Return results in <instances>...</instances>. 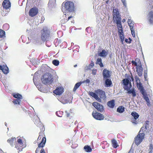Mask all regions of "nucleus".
I'll use <instances>...</instances> for the list:
<instances>
[{
    "label": "nucleus",
    "mask_w": 153,
    "mask_h": 153,
    "mask_svg": "<svg viewBox=\"0 0 153 153\" xmlns=\"http://www.w3.org/2000/svg\"><path fill=\"white\" fill-rule=\"evenodd\" d=\"M126 21V20L125 19H123L122 20V22H124Z\"/></svg>",
    "instance_id": "obj_63"
},
{
    "label": "nucleus",
    "mask_w": 153,
    "mask_h": 153,
    "mask_svg": "<svg viewBox=\"0 0 153 153\" xmlns=\"http://www.w3.org/2000/svg\"><path fill=\"white\" fill-rule=\"evenodd\" d=\"M131 79L132 81H133L134 80V79L133 78L132 75H131Z\"/></svg>",
    "instance_id": "obj_60"
},
{
    "label": "nucleus",
    "mask_w": 153,
    "mask_h": 153,
    "mask_svg": "<svg viewBox=\"0 0 153 153\" xmlns=\"http://www.w3.org/2000/svg\"><path fill=\"white\" fill-rule=\"evenodd\" d=\"M64 9L68 11H72L74 10V4L73 2L67 1L64 4Z\"/></svg>",
    "instance_id": "obj_3"
},
{
    "label": "nucleus",
    "mask_w": 153,
    "mask_h": 153,
    "mask_svg": "<svg viewBox=\"0 0 153 153\" xmlns=\"http://www.w3.org/2000/svg\"><path fill=\"white\" fill-rule=\"evenodd\" d=\"M136 71L138 76H141L142 75L143 68L141 66H137L136 67Z\"/></svg>",
    "instance_id": "obj_17"
},
{
    "label": "nucleus",
    "mask_w": 153,
    "mask_h": 153,
    "mask_svg": "<svg viewBox=\"0 0 153 153\" xmlns=\"http://www.w3.org/2000/svg\"><path fill=\"white\" fill-rule=\"evenodd\" d=\"M107 105L109 107L113 108L115 105L114 100H111L108 101V102Z\"/></svg>",
    "instance_id": "obj_22"
},
{
    "label": "nucleus",
    "mask_w": 153,
    "mask_h": 153,
    "mask_svg": "<svg viewBox=\"0 0 153 153\" xmlns=\"http://www.w3.org/2000/svg\"><path fill=\"white\" fill-rule=\"evenodd\" d=\"M134 22L131 19H128V24L129 23H131Z\"/></svg>",
    "instance_id": "obj_52"
},
{
    "label": "nucleus",
    "mask_w": 153,
    "mask_h": 153,
    "mask_svg": "<svg viewBox=\"0 0 153 153\" xmlns=\"http://www.w3.org/2000/svg\"><path fill=\"white\" fill-rule=\"evenodd\" d=\"M2 5L4 8L7 9L10 7L11 3L8 0H5L2 3Z\"/></svg>",
    "instance_id": "obj_10"
},
{
    "label": "nucleus",
    "mask_w": 153,
    "mask_h": 153,
    "mask_svg": "<svg viewBox=\"0 0 153 153\" xmlns=\"http://www.w3.org/2000/svg\"><path fill=\"white\" fill-rule=\"evenodd\" d=\"M46 141V139L44 137H43L41 142L38 145V146L40 147L43 148L45 145Z\"/></svg>",
    "instance_id": "obj_23"
},
{
    "label": "nucleus",
    "mask_w": 153,
    "mask_h": 153,
    "mask_svg": "<svg viewBox=\"0 0 153 153\" xmlns=\"http://www.w3.org/2000/svg\"><path fill=\"white\" fill-rule=\"evenodd\" d=\"M97 97H95L94 98L96 99L98 101L101 102V99L98 97L97 95L96 96Z\"/></svg>",
    "instance_id": "obj_49"
},
{
    "label": "nucleus",
    "mask_w": 153,
    "mask_h": 153,
    "mask_svg": "<svg viewBox=\"0 0 153 153\" xmlns=\"http://www.w3.org/2000/svg\"><path fill=\"white\" fill-rule=\"evenodd\" d=\"M140 91L142 95H143V96L146 95L145 91V90L143 89V88L140 90Z\"/></svg>",
    "instance_id": "obj_44"
},
{
    "label": "nucleus",
    "mask_w": 153,
    "mask_h": 153,
    "mask_svg": "<svg viewBox=\"0 0 153 153\" xmlns=\"http://www.w3.org/2000/svg\"><path fill=\"white\" fill-rule=\"evenodd\" d=\"M119 35L120 37L121 41L123 42L124 40V33L123 28L118 29Z\"/></svg>",
    "instance_id": "obj_15"
},
{
    "label": "nucleus",
    "mask_w": 153,
    "mask_h": 153,
    "mask_svg": "<svg viewBox=\"0 0 153 153\" xmlns=\"http://www.w3.org/2000/svg\"><path fill=\"white\" fill-rule=\"evenodd\" d=\"M148 19L149 23L150 24H153V12H150L148 16Z\"/></svg>",
    "instance_id": "obj_12"
},
{
    "label": "nucleus",
    "mask_w": 153,
    "mask_h": 153,
    "mask_svg": "<svg viewBox=\"0 0 153 153\" xmlns=\"http://www.w3.org/2000/svg\"><path fill=\"white\" fill-rule=\"evenodd\" d=\"M148 122H146V125L145 126V128L146 129H147L148 126V123H147Z\"/></svg>",
    "instance_id": "obj_55"
},
{
    "label": "nucleus",
    "mask_w": 153,
    "mask_h": 153,
    "mask_svg": "<svg viewBox=\"0 0 153 153\" xmlns=\"http://www.w3.org/2000/svg\"><path fill=\"white\" fill-rule=\"evenodd\" d=\"M96 63L97 64H99L101 67H103V65L102 62V59L100 58H98L97 59Z\"/></svg>",
    "instance_id": "obj_25"
},
{
    "label": "nucleus",
    "mask_w": 153,
    "mask_h": 153,
    "mask_svg": "<svg viewBox=\"0 0 153 153\" xmlns=\"http://www.w3.org/2000/svg\"><path fill=\"white\" fill-rule=\"evenodd\" d=\"M63 88L62 87H58L53 91V93L57 95H60L63 92Z\"/></svg>",
    "instance_id": "obj_13"
},
{
    "label": "nucleus",
    "mask_w": 153,
    "mask_h": 153,
    "mask_svg": "<svg viewBox=\"0 0 153 153\" xmlns=\"http://www.w3.org/2000/svg\"><path fill=\"white\" fill-rule=\"evenodd\" d=\"M105 84L106 87H108L111 84V81L108 79H107L105 81Z\"/></svg>",
    "instance_id": "obj_34"
},
{
    "label": "nucleus",
    "mask_w": 153,
    "mask_h": 153,
    "mask_svg": "<svg viewBox=\"0 0 153 153\" xmlns=\"http://www.w3.org/2000/svg\"><path fill=\"white\" fill-rule=\"evenodd\" d=\"M131 114L132 116L133 117L134 119H135V120H136L139 117V114L135 112H132Z\"/></svg>",
    "instance_id": "obj_29"
},
{
    "label": "nucleus",
    "mask_w": 153,
    "mask_h": 153,
    "mask_svg": "<svg viewBox=\"0 0 153 153\" xmlns=\"http://www.w3.org/2000/svg\"><path fill=\"white\" fill-rule=\"evenodd\" d=\"M132 86L131 84L130 83L129 85L128 88H125V90L127 91V93L129 94H131L133 97L136 96V94L134 88L131 89Z\"/></svg>",
    "instance_id": "obj_6"
},
{
    "label": "nucleus",
    "mask_w": 153,
    "mask_h": 153,
    "mask_svg": "<svg viewBox=\"0 0 153 153\" xmlns=\"http://www.w3.org/2000/svg\"><path fill=\"white\" fill-rule=\"evenodd\" d=\"M42 149H43L42 148L38 146L36 150V153H39V152H40V151Z\"/></svg>",
    "instance_id": "obj_43"
},
{
    "label": "nucleus",
    "mask_w": 153,
    "mask_h": 153,
    "mask_svg": "<svg viewBox=\"0 0 153 153\" xmlns=\"http://www.w3.org/2000/svg\"><path fill=\"white\" fill-rule=\"evenodd\" d=\"M123 84L124 85V88L125 90V88H128L129 87V85L131 83L130 81L129 80V79H124L123 80Z\"/></svg>",
    "instance_id": "obj_14"
},
{
    "label": "nucleus",
    "mask_w": 153,
    "mask_h": 153,
    "mask_svg": "<svg viewBox=\"0 0 153 153\" xmlns=\"http://www.w3.org/2000/svg\"><path fill=\"white\" fill-rule=\"evenodd\" d=\"M88 94L89 95L94 97V98L96 97H97L96 96L97 95L92 92L89 91L88 92Z\"/></svg>",
    "instance_id": "obj_39"
},
{
    "label": "nucleus",
    "mask_w": 153,
    "mask_h": 153,
    "mask_svg": "<svg viewBox=\"0 0 153 153\" xmlns=\"http://www.w3.org/2000/svg\"><path fill=\"white\" fill-rule=\"evenodd\" d=\"M143 97L145 100L148 106H150V103L149 100L147 95H145L143 96Z\"/></svg>",
    "instance_id": "obj_28"
},
{
    "label": "nucleus",
    "mask_w": 153,
    "mask_h": 153,
    "mask_svg": "<svg viewBox=\"0 0 153 153\" xmlns=\"http://www.w3.org/2000/svg\"><path fill=\"white\" fill-rule=\"evenodd\" d=\"M26 145L24 143L21 139H19L17 140V143L15 145V147L18 149L19 151L22 150V149L25 147Z\"/></svg>",
    "instance_id": "obj_4"
},
{
    "label": "nucleus",
    "mask_w": 153,
    "mask_h": 153,
    "mask_svg": "<svg viewBox=\"0 0 153 153\" xmlns=\"http://www.w3.org/2000/svg\"><path fill=\"white\" fill-rule=\"evenodd\" d=\"M129 40L130 41L128 43H130L131 41V39L130 38H129Z\"/></svg>",
    "instance_id": "obj_62"
},
{
    "label": "nucleus",
    "mask_w": 153,
    "mask_h": 153,
    "mask_svg": "<svg viewBox=\"0 0 153 153\" xmlns=\"http://www.w3.org/2000/svg\"><path fill=\"white\" fill-rule=\"evenodd\" d=\"M97 97H95L94 98L96 99L98 101L101 102V99L98 97L97 95L96 96Z\"/></svg>",
    "instance_id": "obj_50"
},
{
    "label": "nucleus",
    "mask_w": 153,
    "mask_h": 153,
    "mask_svg": "<svg viewBox=\"0 0 153 153\" xmlns=\"http://www.w3.org/2000/svg\"><path fill=\"white\" fill-rule=\"evenodd\" d=\"M7 12H6V11L2 10L1 11V13L3 16H4L6 15V14L7 13Z\"/></svg>",
    "instance_id": "obj_45"
},
{
    "label": "nucleus",
    "mask_w": 153,
    "mask_h": 153,
    "mask_svg": "<svg viewBox=\"0 0 153 153\" xmlns=\"http://www.w3.org/2000/svg\"><path fill=\"white\" fill-rule=\"evenodd\" d=\"M144 137V134L143 133H140L135 138V142L138 145L142 142Z\"/></svg>",
    "instance_id": "obj_5"
},
{
    "label": "nucleus",
    "mask_w": 153,
    "mask_h": 153,
    "mask_svg": "<svg viewBox=\"0 0 153 153\" xmlns=\"http://www.w3.org/2000/svg\"><path fill=\"white\" fill-rule=\"evenodd\" d=\"M134 22L132 23H129L128 24V25L130 26V29L132 30L133 29H134L133 26L134 25Z\"/></svg>",
    "instance_id": "obj_47"
},
{
    "label": "nucleus",
    "mask_w": 153,
    "mask_h": 153,
    "mask_svg": "<svg viewBox=\"0 0 153 153\" xmlns=\"http://www.w3.org/2000/svg\"><path fill=\"white\" fill-rule=\"evenodd\" d=\"M0 69L4 74H7L8 73V68L7 66H0Z\"/></svg>",
    "instance_id": "obj_19"
},
{
    "label": "nucleus",
    "mask_w": 153,
    "mask_h": 153,
    "mask_svg": "<svg viewBox=\"0 0 153 153\" xmlns=\"http://www.w3.org/2000/svg\"><path fill=\"white\" fill-rule=\"evenodd\" d=\"M38 9L36 8H32L31 9L29 12V15L32 17L34 16L38 13Z\"/></svg>",
    "instance_id": "obj_11"
},
{
    "label": "nucleus",
    "mask_w": 153,
    "mask_h": 153,
    "mask_svg": "<svg viewBox=\"0 0 153 153\" xmlns=\"http://www.w3.org/2000/svg\"><path fill=\"white\" fill-rule=\"evenodd\" d=\"M72 17L71 16H69L68 17V19H67V18H66L64 20L62 19L61 21V22L62 24H63L65 23V22H66L68 21V20L70 18H71Z\"/></svg>",
    "instance_id": "obj_36"
},
{
    "label": "nucleus",
    "mask_w": 153,
    "mask_h": 153,
    "mask_svg": "<svg viewBox=\"0 0 153 153\" xmlns=\"http://www.w3.org/2000/svg\"><path fill=\"white\" fill-rule=\"evenodd\" d=\"M98 92H99V96L100 98L103 100L105 99L106 96L105 92L101 90H98Z\"/></svg>",
    "instance_id": "obj_21"
},
{
    "label": "nucleus",
    "mask_w": 153,
    "mask_h": 153,
    "mask_svg": "<svg viewBox=\"0 0 153 153\" xmlns=\"http://www.w3.org/2000/svg\"><path fill=\"white\" fill-rule=\"evenodd\" d=\"M132 63L133 64H134L136 66V67H137V66H138L137 65V64L136 62L134 61H132Z\"/></svg>",
    "instance_id": "obj_53"
},
{
    "label": "nucleus",
    "mask_w": 153,
    "mask_h": 153,
    "mask_svg": "<svg viewBox=\"0 0 153 153\" xmlns=\"http://www.w3.org/2000/svg\"><path fill=\"white\" fill-rule=\"evenodd\" d=\"M66 113V115H67V117H68L70 116V114L68 113V112H67V111H66L65 112Z\"/></svg>",
    "instance_id": "obj_57"
},
{
    "label": "nucleus",
    "mask_w": 153,
    "mask_h": 153,
    "mask_svg": "<svg viewBox=\"0 0 153 153\" xmlns=\"http://www.w3.org/2000/svg\"><path fill=\"white\" fill-rule=\"evenodd\" d=\"M92 115L94 118L97 120H101L104 119V117L102 114L97 112H93Z\"/></svg>",
    "instance_id": "obj_8"
},
{
    "label": "nucleus",
    "mask_w": 153,
    "mask_h": 153,
    "mask_svg": "<svg viewBox=\"0 0 153 153\" xmlns=\"http://www.w3.org/2000/svg\"><path fill=\"white\" fill-rule=\"evenodd\" d=\"M113 19L114 20L117 19V18H121L119 16L118 10L117 9H114L113 10Z\"/></svg>",
    "instance_id": "obj_9"
},
{
    "label": "nucleus",
    "mask_w": 153,
    "mask_h": 153,
    "mask_svg": "<svg viewBox=\"0 0 153 153\" xmlns=\"http://www.w3.org/2000/svg\"><path fill=\"white\" fill-rule=\"evenodd\" d=\"M103 76L104 79H106L110 77V75L109 71L106 69H104L103 71Z\"/></svg>",
    "instance_id": "obj_18"
},
{
    "label": "nucleus",
    "mask_w": 153,
    "mask_h": 153,
    "mask_svg": "<svg viewBox=\"0 0 153 153\" xmlns=\"http://www.w3.org/2000/svg\"><path fill=\"white\" fill-rule=\"evenodd\" d=\"M13 102L15 104H20L21 102V100H20V99H16L15 100H14L13 101Z\"/></svg>",
    "instance_id": "obj_40"
},
{
    "label": "nucleus",
    "mask_w": 153,
    "mask_h": 153,
    "mask_svg": "<svg viewBox=\"0 0 153 153\" xmlns=\"http://www.w3.org/2000/svg\"><path fill=\"white\" fill-rule=\"evenodd\" d=\"M41 81L45 85L51 83L53 81V76L50 74L46 73L43 76Z\"/></svg>",
    "instance_id": "obj_1"
},
{
    "label": "nucleus",
    "mask_w": 153,
    "mask_h": 153,
    "mask_svg": "<svg viewBox=\"0 0 153 153\" xmlns=\"http://www.w3.org/2000/svg\"><path fill=\"white\" fill-rule=\"evenodd\" d=\"M49 31L47 28H44L41 31V39L43 40H45L49 36Z\"/></svg>",
    "instance_id": "obj_2"
},
{
    "label": "nucleus",
    "mask_w": 153,
    "mask_h": 153,
    "mask_svg": "<svg viewBox=\"0 0 153 153\" xmlns=\"http://www.w3.org/2000/svg\"><path fill=\"white\" fill-rule=\"evenodd\" d=\"M84 149L87 152H90L91 151L92 149L91 148L88 146H84Z\"/></svg>",
    "instance_id": "obj_32"
},
{
    "label": "nucleus",
    "mask_w": 153,
    "mask_h": 153,
    "mask_svg": "<svg viewBox=\"0 0 153 153\" xmlns=\"http://www.w3.org/2000/svg\"><path fill=\"white\" fill-rule=\"evenodd\" d=\"M114 22H115L117 24V26L118 28V29L123 28L122 26L121 23V18H117V19L114 20Z\"/></svg>",
    "instance_id": "obj_20"
},
{
    "label": "nucleus",
    "mask_w": 153,
    "mask_h": 153,
    "mask_svg": "<svg viewBox=\"0 0 153 153\" xmlns=\"http://www.w3.org/2000/svg\"><path fill=\"white\" fill-rule=\"evenodd\" d=\"M13 96L15 98H17V99H20L22 98V96L18 93L13 94Z\"/></svg>",
    "instance_id": "obj_35"
},
{
    "label": "nucleus",
    "mask_w": 153,
    "mask_h": 153,
    "mask_svg": "<svg viewBox=\"0 0 153 153\" xmlns=\"http://www.w3.org/2000/svg\"><path fill=\"white\" fill-rule=\"evenodd\" d=\"M53 64L55 66H57L59 65V61L57 60L54 59L52 61Z\"/></svg>",
    "instance_id": "obj_38"
},
{
    "label": "nucleus",
    "mask_w": 153,
    "mask_h": 153,
    "mask_svg": "<svg viewBox=\"0 0 153 153\" xmlns=\"http://www.w3.org/2000/svg\"><path fill=\"white\" fill-rule=\"evenodd\" d=\"M62 103H63V104H65V103H70V102H69V101H68V100H66L65 102H62Z\"/></svg>",
    "instance_id": "obj_56"
},
{
    "label": "nucleus",
    "mask_w": 153,
    "mask_h": 153,
    "mask_svg": "<svg viewBox=\"0 0 153 153\" xmlns=\"http://www.w3.org/2000/svg\"><path fill=\"white\" fill-rule=\"evenodd\" d=\"M137 85L138 88L140 90L143 88L142 86V84L140 82L139 83L137 84Z\"/></svg>",
    "instance_id": "obj_41"
},
{
    "label": "nucleus",
    "mask_w": 153,
    "mask_h": 153,
    "mask_svg": "<svg viewBox=\"0 0 153 153\" xmlns=\"http://www.w3.org/2000/svg\"><path fill=\"white\" fill-rule=\"evenodd\" d=\"M94 107L98 111L100 112L102 111L103 110V107L102 105L97 102H94L92 104Z\"/></svg>",
    "instance_id": "obj_7"
},
{
    "label": "nucleus",
    "mask_w": 153,
    "mask_h": 153,
    "mask_svg": "<svg viewBox=\"0 0 153 153\" xmlns=\"http://www.w3.org/2000/svg\"><path fill=\"white\" fill-rule=\"evenodd\" d=\"M16 138L15 137H12L11 139H9L7 140V142L10 143L11 145L13 146V141L15 140Z\"/></svg>",
    "instance_id": "obj_30"
},
{
    "label": "nucleus",
    "mask_w": 153,
    "mask_h": 153,
    "mask_svg": "<svg viewBox=\"0 0 153 153\" xmlns=\"http://www.w3.org/2000/svg\"><path fill=\"white\" fill-rule=\"evenodd\" d=\"M125 41L126 42H128H128H129L128 41V39H126L125 40Z\"/></svg>",
    "instance_id": "obj_61"
},
{
    "label": "nucleus",
    "mask_w": 153,
    "mask_h": 153,
    "mask_svg": "<svg viewBox=\"0 0 153 153\" xmlns=\"http://www.w3.org/2000/svg\"><path fill=\"white\" fill-rule=\"evenodd\" d=\"M56 5V0H49L48 6L50 8H53Z\"/></svg>",
    "instance_id": "obj_16"
},
{
    "label": "nucleus",
    "mask_w": 153,
    "mask_h": 153,
    "mask_svg": "<svg viewBox=\"0 0 153 153\" xmlns=\"http://www.w3.org/2000/svg\"><path fill=\"white\" fill-rule=\"evenodd\" d=\"M132 123H133L135 124H137V122L135 120L134 121H132Z\"/></svg>",
    "instance_id": "obj_59"
},
{
    "label": "nucleus",
    "mask_w": 153,
    "mask_h": 153,
    "mask_svg": "<svg viewBox=\"0 0 153 153\" xmlns=\"http://www.w3.org/2000/svg\"><path fill=\"white\" fill-rule=\"evenodd\" d=\"M128 153H132V152L130 151Z\"/></svg>",
    "instance_id": "obj_64"
},
{
    "label": "nucleus",
    "mask_w": 153,
    "mask_h": 153,
    "mask_svg": "<svg viewBox=\"0 0 153 153\" xmlns=\"http://www.w3.org/2000/svg\"><path fill=\"white\" fill-rule=\"evenodd\" d=\"M96 71H97V70L96 69H94L92 71V73L93 74H94V75H95L96 74Z\"/></svg>",
    "instance_id": "obj_51"
},
{
    "label": "nucleus",
    "mask_w": 153,
    "mask_h": 153,
    "mask_svg": "<svg viewBox=\"0 0 153 153\" xmlns=\"http://www.w3.org/2000/svg\"><path fill=\"white\" fill-rule=\"evenodd\" d=\"M5 32L2 30H0V37L2 38L5 36Z\"/></svg>",
    "instance_id": "obj_37"
},
{
    "label": "nucleus",
    "mask_w": 153,
    "mask_h": 153,
    "mask_svg": "<svg viewBox=\"0 0 153 153\" xmlns=\"http://www.w3.org/2000/svg\"><path fill=\"white\" fill-rule=\"evenodd\" d=\"M124 110V108L123 106L119 107L117 109V111L120 113L123 112Z\"/></svg>",
    "instance_id": "obj_33"
},
{
    "label": "nucleus",
    "mask_w": 153,
    "mask_h": 153,
    "mask_svg": "<svg viewBox=\"0 0 153 153\" xmlns=\"http://www.w3.org/2000/svg\"><path fill=\"white\" fill-rule=\"evenodd\" d=\"M82 84L81 82L77 83L75 85L74 88L73 89V91H76L77 89Z\"/></svg>",
    "instance_id": "obj_31"
},
{
    "label": "nucleus",
    "mask_w": 153,
    "mask_h": 153,
    "mask_svg": "<svg viewBox=\"0 0 153 153\" xmlns=\"http://www.w3.org/2000/svg\"><path fill=\"white\" fill-rule=\"evenodd\" d=\"M121 1L123 3V5L126 7L127 6V3L126 0H121Z\"/></svg>",
    "instance_id": "obj_46"
},
{
    "label": "nucleus",
    "mask_w": 153,
    "mask_h": 153,
    "mask_svg": "<svg viewBox=\"0 0 153 153\" xmlns=\"http://www.w3.org/2000/svg\"><path fill=\"white\" fill-rule=\"evenodd\" d=\"M131 32V34L132 36L133 37H135V31H134V29H133L132 30L130 29Z\"/></svg>",
    "instance_id": "obj_48"
},
{
    "label": "nucleus",
    "mask_w": 153,
    "mask_h": 153,
    "mask_svg": "<svg viewBox=\"0 0 153 153\" xmlns=\"http://www.w3.org/2000/svg\"><path fill=\"white\" fill-rule=\"evenodd\" d=\"M135 79L137 84L139 83L140 82V79L137 76H135Z\"/></svg>",
    "instance_id": "obj_42"
},
{
    "label": "nucleus",
    "mask_w": 153,
    "mask_h": 153,
    "mask_svg": "<svg viewBox=\"0 0 153 153\" xmlns=\"http://www.w3.org/2000/svg\"><path fill=\"white\" fill-rule=\"evenodd\" d=\"M90 80L88 79H87L85 80V82L87 83H89L90 82Z\"/></svg>",
    "instance_id": "obj_58"
},
{
    "label": "nucleus",
    "mask_w": 153,
    "mask_h": 153,
    "mask_svg": "<svg viewBox=\"0 0 153 153\" xmlns=\"http://www.w3.org/2000/svg\"><path fill=\"white\" fill-rule=\"evenodd\" d=\"M33 81L35 84V85L36 86L37 88H38V89L41 92H45V91H44V90L41 88H39V86L37 85L36 83V82L35 80H36V79L35 78V76H34L33 77Z\"/></svg>",
    "instance_id": "obj_27"
},
{
    "label": "nucleus",
    "mask_w": 153,
    "mask_h": 153,
    "mask_svg": "<svg viewBox=\"0 0 153 153\" xmlns=\"http://www.w3.org/2000/svg\"><path fill=\"white\" fill-rule=\"evenodd\" d=\"M107 54V53L106 51L103 50H102V51L98 53V56L101 57H105L106 56Z\"/></svg>",
    "instance_id": "obj_24"
},
{
    "label": "nucleus",
    "mask_w": 153,
    "mask_h": 153,
    "mask_svg": "<svg viewBox=\"0 0 153 153\" xmlns=\"http://www.w3.org/2000/svg\"><path fill=\"white\" fill-rule=\"evenodd\" d=\"M112 144L113 147L115 148H116L119 146L117 141L115 139H113L112 140Z\"/></svg>",
    "instance_id": "obj_26"
},
{
    "label": "nucleus",
    "mask_w": 153,
    "mask_h": 153,
    "mask_svg": "<svg viewBox=\"0 0 153 153\" xmlns=\"http://www.w3.org/2000/svg\"><path fill=\"white\" fill-rule=\"evenodd\" d=\"M40 153H45V150L43 149H42L40 151Z\"/></svg>",
    "instance_id": "obj_54"
}]
</instances>
